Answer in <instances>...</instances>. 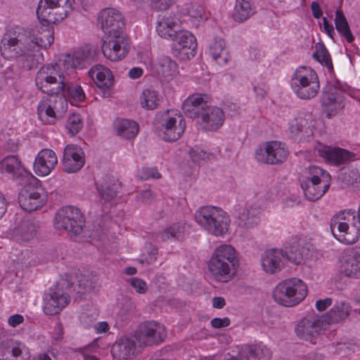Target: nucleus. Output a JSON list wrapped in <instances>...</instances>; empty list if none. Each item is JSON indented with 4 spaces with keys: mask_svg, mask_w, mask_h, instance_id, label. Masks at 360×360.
<instances>
[{
    "mask_svg": "<svg viewBox=\"0 0 360 360\" xmlns=\"http://www.w3.org/2000/svg\"><path fill=\"white\" fill-rule=\"evenodd\" d=\"M172 41V53L179 60H188L195 55L196 39L190 32L180 30Z\"/></svg>",
    "mask_w": 360,
    "mask_h": 360,
    "instance_id": "obj_15",
    "label": "nucleus"
},
{
    "mask_svg": "<svg viewBox=\"0 0 360 360\" xmlns=\"http://www.w3.org/2000/svg\"><path fill=\"white\" fill-rule=\"evenodd\" d=\"M288 150L283 144L278 141L267 142L264 148L255 151V158L259 162L267 164H279L287 159Z\"/></svg>",
    "mask_w": 360,
    "mask_h": 360,
    "instance_id": "obj_20",
    "label": "nucleus"
},
{
    "mask_svg": "<svg viewBox=\"0 0 360 360\" xmlns=\"http://www.w3.org/2000/svg\"><path fill=\"white\" fill-rule=\"evenodd\" d=\"M190 157L193 162L200 164L202 161L213 159L214 156L212 153H207L200 148H195L191 150Z\"/></svg>",
    "mask_w": 360,
    "mask_h": 360,
    "instance_id": "obj_53",
    "label": "nucleus"
},
{
    "mask_svg": "<svg viewBox=\"0 0 360 360\" xmlns=\"http://www.w3.org/2000/svg\"><path fill=\"white\" fill-rule=\"evenodd\" d=\"M82 120L79 114H72L67 121L66 127L72 135L77 134L82 128Z\"/></svg>",
    "mask_w": 360,
    "mask_h": 360,
    "instance_id": "obj_51",
    "label": "nucleus"
},
{
    "mask_svg": "<svg viewBox=\"0 0 360 360\" xmlns=\"http://www.w3.org/2000/svg\"><path fill=\"white\" fill-rule=\"evenodd\" d=\"M134 340L129 337H123L112 345L111 353L114 357L120 360H125L134 355Z\"/></svg>",
    "mask_w": 360,
    "mask_h": 360,
    "instance_id": "obj_36",
    "label": "nucleus"
},
{
    "mask_svg": "<svg viewBox=\"0 0 360 360\" xmlns=\"http://www.w3.org/2000/svg\"><path fill=\"white\" fill-rule=\"evenodd\" d=\"M153 198L154 195L150 190H145L140 193V199L145 203H150Z\"/></svg>",
    "mask_w": 360,
    "mask_h": 360,
    "instance_id": "obj_64",
    "label": "nucleus"
},
{
    "mask_svg": "<svg viewBox=\"0 0 360 360\" xmlns=\"http://www.w3.org/2000/svg\"><path fill=\"white\" fill-rule=\"evenodd\" d=\"M230 319L227 317L214 318L211 321V325L214 328H224L230 325Z\"/></svg>",
    "mask_w": 360,
    "mask_h": 360,
    "instance_id": "obj_59",
    "label": "nucleus"
},
{
    "mask_svg": "<svg viewBox=\"0 0 360 360\" xmlns=\"http://www.w3.org/2000/svg\"><path fill=\"white\" fill-rule=\"evenodd\" d=\"M342 268L347 276L360 277V247H356L345 255Z\"/></svg>",
    "mask_w": 360,
    "mask_h": 360,
    "instance_id": "obj_35",
    "label": "nucleus"
},
{
    "mask_svg": "<svg viewBox=\"0 0 360 360\" xmlns=\"http://www.w3.org/2000/svg\"><path fill=\"white\" fill-rule=\"evenodd\" d=\"M157 74L166 80H170L177 72V64L168 56L158 58L155 65Z\"/></svg>",
    "mask_w": 360,
    "mask_h": 360,
    "instance_id": "obj_38",
    "label": "nucleus"
},
{
    "mask_svg": "<svg viewBox=\"0 0 360 360\" xmlns=\"http://www.w3.org/2000/svg\"><path fill=\"white\" fill-rule=\"evenodd\" d=\"M116 179L106 175L102 180L96 182L97 191L100 197L105 201H110L117 195Z\"/></svg>",
    "mask_w": 360,
    "mask_h": 360,
    "instance_id": "obj_37",
    "label": "nucleus"
},
{
    "mask_svg": "<svg viewBox=\"0 0 360 360\" xmlns=\"http://www.w3.org/2000/svg\"><path fill=\"white\" fill-rule=\"evenodd\" d=\"M58 162L55 152L51 149H42L34 162V169L39 176H46L51 173Z\"/></svg>",
    "mask_w": 360,
    "mask_h": 360,
    "instance_id": "obj_28",
    "label": "nucleus"
},
{
    "mask_svg": "<svg viewBox=\"0 0 360 360\" xmlns=\"http://www.w3.org/2000/svg\"><path fill=\"white\" fill-rule=\"evenodd\" d=\"M226 43L223 39H216L210 45V55L219 65H226L230 59V56L225 49Z\"/></svg>",
    "mask_w": 360,
    "mask_h": 360,
    "instance_id": "obj_44",
    "label": "nucleus"
},
{
    "mask_svg": "<svg viewBox=\"0 0 360 360\" xmlns=\"http://www.w3.org/2000/svg\"><path fill=\"white\" fill-rule=\"evenodd\" d=\"M98 22L106 36L125 35V20L120 11L107 8L102 10L98 17Z\"/></svg>",
    "mask_w": 360,
    "mask_h": 360,
    "instance_id": "obj_14",
    "label": "nucleus"
},
{
    "mask_svg": "<svg viewBox=\"0 0 360 360\" xmlns=\"http://www.w3.org/2000/svg\"><path fill=\"white\" fill-rule=\"evenodd\" d=\"M115 128L117 134L126 139L135 138L139 130V124L136 122L127 119L117 120Z\"/></svg>",
    "mask_w": 360,
    "mask_h": 360,
    "instance_id": "obj_39",
    "label": "nucleus"
},
{
    "mask_svg": "<svg viewBox=\"0 0 360 360\" xmlns=\"http://www.w3.org/2000/svg\"><path fill=\"white\" fill-rule=\"evenodd\" d=\"M159 98L157 93L150 89L144 90L140 96V103L142 108L147 110H154L158 105Z\"/></svg>",
    "mask_w": 360,
    "mask_h": 360,
    "instance_id": "obj_49",
    "label": "nucleus"
},
{
    "mask_svg": "<svg viewBox=\"0 0 360 360\" xmlns=\"http://www.w3.org/2000/svg\"><path fill=\"white\" fill-rule=\"evenodd\" d=\"M31 182L22 185L24 188L18 195L20 207L30 212L40 208L44 204V198L41 195V188L31 186Z\"/></svg>",
    "mask_w": 360,
    "mask_h": 360,
    "instance_id": "obj_21",
    "label": "nucleus"
},
{
    "mask_svg": "<svg viewBox=\"0 0 360 360\" xmlns=\"http://www.w3.org/2000/svg\"><path fill=\"white\" fill-rule=\"evenodd\" d=\"M89 75L96 86L104 90V94L113 84V75L111 71L103 65H96L92 67L89 71Z\"/></svg>",
    "mask_w": 360,
    "mask_h": 360,
    "instance_id": "obj_32",
    "label": "nucleus"
},
{
    "mask_svg": "<svg viewBox=\"0 0 360 360\" xmlns=\"http://www.w3.org/2000/svg\"><path fill=\"white\" fill-rule=\"evenodd\" d=\"M54 226L58 230H64L69 234L77 236L83 230L84 219L78 208L67 206L60 209L56 213Z\"/></svg>",
    "mask_w": 360,
    "mask_h": 360,
    "instance_id": "obj_10",
    "label": "nucleus"
},
{
    "mask_svg": "<svg viewBox=\"0 0 360 360\" xmlns=\"http://www.w3.org/2000/svg\"><path fill=\"white\" fill-rule=\"evenodd\" d=\"M72 283L68 279H62L44 297V312L50 316L60 313L70 302L68 291L72 287Z\"/></svg>",
    "mask_w": 360,
    "mask_h": 360,
    "instance_id": "obj_8",
    "label": "nucleus"
},
{
    "mask_svg": "<svg viewBox=\"0 0 360 360\" xmlns=\"http://www.w3.org/2000/svg\"><path fill=\"white\" fill-rule=\"evenodd\" d=\"M63 164L64 170L68 173L80 170L84 165V155L82 149L74 145H68L64 149Z\"/></svg>",
    "mask_w": 360,
    "mask_h": 360,
    "instance_id": "obj_25",
    "label": "nucleus"
},
{
    "mask_svg": "<svg viewBox=\"0 0 360 360\" xmlns=\"http://www.w3.org/2000/svg\"><path fill=\"white\" fill-rule=\"evenodd\" d=\"M24 321V318L20 314H14L11 316L8 319V324L12 327H16Z\"/></svg>",
    "mask_w": 360,
    "mask_h": 360,
    "instance_id": "obj_62",
    "label": "nucleus"
},
{
    "mask_svg": "<svg viewBox=\"0 0 360 360\" xmlns=\"http://www.w3.org/2000/svg\"><path fill=\"white\" fill-rule=\"evenodd\" d=\"M326 326L323 316L312 312L299 321L295 333L300 338L312 342L321 333Z\"/></svg>",
    "mask_w": 360,
    "mask_h": 360,
    "instance_id": "obj_16",
    "label": "nucleus"
},
{
    "mask_svg": "<svg viewBox=\"0 0 360 360\" xmlns=\"http://www.w3.org/2000/svg\"><path fill=\"white\" fill-rule=\"evenodd\" d=\"M311 9L314 18L319 19L321 17L323 12L318 2L312 1L311 4Z\"/></svg>",
    "mask_w": 360,
    "mask_h": 360,
    "instance_id": "obj_63",
    "label": "nucleus"
},
{
    "mask_svg": "<svg viewBox=\"0 0 360 360\" xmlns=\"http://www.w3.org/2000/svg\"><path fill=\"white\" fill-rule=\"evenodd\" d=\"M74 0H41L37 15L38 18L48 23L56 24L68 17L72 10Z\"/></svg>",
    "mask_w": 360,
    "mask_h": 360,
    "instance_id": "obj_9",
    "label": "nucleus"
},
{
    "mask_svg": "<svg viewBox=\"0 0 360 360\" xmlns=\"http://www.w3.org/2000/svg\"><path fill=\"white\" fill-rule=\"evenodd\" d=\"M187 231V225L184 222H176L165 229L160 237L162 241L175 238L176 240L183 239Z\"/></svg>",
    "mask_w": 360,
    "mask_h": 360,
    "instance_id": "obj_45",
    "label": "nucleus"
},
{
    "mask_svg": "<svg viewBox=\"0 0 360 360\" xmlns=\"http://www.w3.org/2000/svg\"><path fill=\"white\" fill-rule=\"evenodd\" d=\"M352 352L351 347L347 343H338L334 353L339 355L345 356Z\"/></svg>",
    "mask_w": 360,
    "mask_h": 360,
    "instance_id": "obj_58",
    "label": "nucleus"
},
{
    "mask_svg": "<svg viewBox=\"0 0 360 360\" xmlns=\"http://www.w3.org/2000/svg\"><path fill=\"white\" fill-rule=\"evenodd\" d=\"M321 101L329 117L335 115L338 110L345 107L342 93L333 86H328L327 90L323 91Z\"/></svg>",
    "mask_w": 360,
    "mask_h": 360,
    "instance_id": "obj_24",
    "label": "nucleus"
},
{
    "mask_svg": "<svg viewBox=\"0 0 360 360\" xmlns=\"http://www.w3.org/2000/svg\"><path fill=\"white\" fill-rule=\"evenodd\" d=\"M67 108V101L63 96L44 97L37 106L38 117L42 122L52 124L65 112Z\"/></svg>",
    "mask_w": 360,
    "mask_h": 360,
    "instance_id": "obj_12",
    "label": "nucleus"
},
{
    "mask_svg": "<svg viewBox=\"0 0 360 360\" xmlns=\"http://www.w3.org/2000/svg\"><path fill=\"white\" fill-rule=\"evenodd\" d=\"M330 181V174L316 166L309 167L300 179L304 195L309 201L321 198L329 188Z\"/></svg>",
    "mask_w": 360,
    "mask_h": 360,
    "instance_id": "obj_5",
    "label": "nucleus"
},
{
    "mask_svg": "<svg viewBox=\"0 0 360 360\" xmlns=\"http://www.w3.org/2000/svg\"><path fill=\"white\" fill-rule=\"evenodd\" d=\"M131 286L136 290L137 293L145 294L148 290L146 283L139 278H131L129 279Z\"/></svg>",
    "mask_w": 360,
    "mask_h": 360,
    "instance_id": "obj_55",
    "label": "nucleus"
},
{
    "mask_svg": "<svg viewBox=\"0 0 360 360\" xmlns=\"http://www.w3.org/2000/svg\"><path fill=\"white\" fill-rule=\"evenodd\" d=\"M238 264L235 249L230 245L223 244L214 249L207 266L214 280L227 283L236 276Z\"/></svg>",
    "mask_w": 360,
    "mask_h": 360,
    "instance_id": "obj_2",
    "label": "nucleus"
},
{
    "mask_svg": "<svg viewBox=\"0 0 360 360\" xmlns=\"http://www.w3.org/2000/svg\"><path fill=\"white\" fill-rule=\"evenodd\" d=\"M196 223L205 231L214 236H223L229 231L230 218L222 209L214 206H202L195 212Z\"/></svg>",
    "mask_w": 360,
    "mask_h": 360,
    "instance_id": "obj_3",
    "label": "nucleus"
},
{
    "mask_svg": "<svg viewBox=\"0 0 360 360\" xmlns=\"http://www.w3.org/2000/svg\"><path fill=\"white\" fill-rule=\"evenodd\" d=\"M64 98L67 95L77 101H82L85 98V94L82 87L77 84L70 83L65 79L64 90L60 93Z\"/></svg>",
    "mask_w": 360,
    "mask_h": 360,
    "instance_id": "obj_50",
    "label": "nucleus"
},
{
    "mask_svg": "<svg viewBox=\"0 0 360 360\" xmlns=\"http://www.w3.org/2000/svg\"><path fill=\"white\" fill-rule=\"evenodd\" d=\"M129 45L127 36H106L102 45V51L106 58L117 61L124 58L129 52Z\"/></svg>",
    "mask_w": 360,
    "mask_h": 360,
    "instance_id": "obj_18",
    "label": "nucleus"
},
{
    "mask_svg": "<svg viewBox=\"0 0 360 360\" xmlns=\"http://www.w3.org/2000/svg\"><path fill=\"white\" fill-rule=\"evenodd\" d=\"M35 84L39 91L49 96H61L65 85V77L58 64H46L37 72Z\"/></svg>",
    "mask_w": 360,
    "mask_h": 360,
    "instance_id": "obj_6",
    "label": "nucleus"
},
{
    "mask_svg": "<svg viewBox=\"0 0 360 360\" xmlns=\"http://www.w3.org/2000/svg\"><path fill=\"white\" fill-rule=\"evenodd\" d=\"M143 175L141 176V179H160L161 178V174L159 173L156 168H143L142 170Z\"/></svg>",
    "mask_w": 360,
    "mask_h": 360,
    "instance_id": "obj_57",
    "label": "nucleus"
},
{
    "mask_svg": "<svg viewBox=\"0 0 360 360\" xmlns=\"http://www.w3.org/2000/svg\"><path fill=\"white\" fill-rule=\"evenodd\" d=\"M316 150L319 156L336 165L352 160L354 156V154L347 150L340 148H332L327 146H321Z\"/></svg>",
    "mask_w": 360,
    "mask_h": 360,
    "instance_id": "obj_31",
    "label": "nucleus"
},
{
    "mask_svg": "<svg viewBox=\"0 0 360 360\" xmlns=\"http://www.w3.org/2000/svg\"><path fill=\"white\" fill-rule=\"evenodd\" d=\"M352 311V307L349 303L341 301L336 302L333 307L322 316L326 325L335 324L345 321Z\"/></svg>",
    "mask_w": 360,
    "mask_h": 360,
    "instance_id": "obj_34",
    "label": "nucleus"
},
{
    "mask_svg": "<svg viewBox=\"0 0 360 360\" xmlns=\"http://www.w3.org/2000/svg\"><path fill=\"white\" fill-rule=\"evenodd\" d=\"M291 87L298 98L304 100L312 98L320 89L318 75L309 67H299L291 78Z\"/></svg>",
    "mask_w": 360,
    "mask_h": 360,
    "instance_id": "obj_7",
    "label": "nucleus"
},
{
    "mask_svg": "<svg viewBox=\"0 0 360 360\" xmlns=\"http://www.w3.org/2000/svg\"><path fill=\"white\" fill-rule=\"evenodd\" d=\"M224 117L221 108L209 105L202 112L200 122L202 129L205 131H216L222 126Z\"/></svg>",
    "mask_w": 360,
    "mask_h": 360,
    "instance_id": "obj_29",
    "label": "nucleus"
},
{
    "mask_svg": "<svg viewBox=\"0 0 360 360\" xmlns=\"http://www.w3.org/2000/svg\"><path fill=\"white\" fill-rule=\"evenodd\" d=\"M284 259L283 250H267L262 256V268L266 273L274 274L281 269Z\"/></svg>",
    "mask_w": 360,
    "mask_h": 360,
    "instance_id": "obj_33",
    "label": "nucleus"
},
{
    "mask_svg": "<svg viewBox=\"0 0 360 360\" xmlns=\"http://www.w3.org/2000/svg\"><path fill=\"white\" fill-rule=\"evenodd\" d=\"M39 225L37 222L24 219L11 230V237L18 241H29L37 234Z\"/></svg>",
    "mask_w": 360,
    "mask_h": 360,
    "instance_id": "obj_27",
    "label": "nucleus"
},
{
    "mask_svg": "<svg viewBox=\"0 0 360 360\" xmlns=\"http://www.w3.org/2000/svg\"><path fill=\"white\" fill-rule=\"evenodd\" d=\"M54 41L53 30L49 27L37 25L33 28L15 27L7 31L1 39L0 51L7 59L19 58L25 70L37 68L42 53Z\"/></svg>",
    "mask_w": 360,
    "mask_h": 360,
    "instance_id": "obj_1",
    "label": "nucleus"
},
{
    "mask_svg": "<svg viewBox=\"0 0 360 360\" xmlns=\"http://www.w3.org/2000/svg\"><path fill=\"white\" fill-rule=\"evenodd\" d=\"M180 30V20L174 14L160 15L156 22L158 34L165 39L172 40Z\"/></svg>",
    "mask_w": 360,
    "mask_h": 360,
    "instance_id": "obj_23",
    "label": "nucleus"
},
{
    "mask_svg": "<svg viewBox=\"0 0 360 360\" xmlns=\"http://www.w3.org/2000/svg\"><path fill=\"white\" fill-rule=\"evenodd\" d=\"M208 96L206 94H193L182 104L184 113L191 118H202L204 110L208 108Z\"/></svg>",
    "mask_w": 360,
    "mask_h": 360,
    "instance_id": "obj_26",
    "label": "nucleus"
},
{
    "mask_svg": "<svg viewBox=\"0 0 360 360\" xmlns=\"http://www.w3.org/2000/svg\"><path fill=\"white\" fill-rule=\"evenodd\" d=\"M335 25L337 31L348 43L354 41V37L350 30L348 22L344 13L340 10L335 11Z\"/></svg>",
    "mask_w": 360,
    "mask_h": 360,
    "instance_id": "obj_47",
    "label": "nucleus"
},
{
    "mask_svg": "<svg viewBox=\"0 0 360 360\" xmlns=\"http://www.w3.org/2000/svg\"><path fill=\"white\" fill-rule=\"evenodd\" d=\"M333 304V299L330 297H326L323 300H318L316 302L315 306L318 311H323L328 307Z\"/></svg>",
    "mask_w": 360,
    "mask_h": 360,
    "instance_id": "obj_60",
    "label": "nucleus"
},
{
    "mask_svg": "<svg viewBox=\"0 0 360 360\" xmlns=\"http://www.w3.org/2000/svg\"><path fill=\"white\" fill-rule=\"evenodd\" d=\"M330 227L334 237L345 244L356 243L360 236V220L354 210L343 211L335 215Z\"/></svg>",
    "mask_w": 360,
    "mask_h": 360,
    "instance_id": "obj_4",
    "label": "nucleus"
},
{
    "mask_svg": "<svg viewBox=\"0 0 360 360\" xmlns=\"http://www.w3.org/2000/svg\"><path fill=\"white\" fill-rule=\"evenodd\" d=\"M159 123L158 136L166 141L172 142L178 140L186 128L185 121L182 116L177 113L174 115H171L169 111L161 115Z\"/></svg>",
    "mask_w": 360,
    "mask_h": 360,
    "instance_id": "obj_13",
    "label": "nucleus"
},
{
    "mask_svg": "<svg viewBox=\"0 0 360 360\" xmlns=\"http://www.w3.org/2000/svg\"><path fill=\"white\" fill-rule=\"evenodd\" d=\"M315 48L316 50L313 53V58L319 62L322 65L326 66L328 68L329 72H333V66L331 58L324 44L322 43H318L316 44Z\"/></svg>",
    "mask_w": 360,
    "mask_h": 360,
    "instance_id": "obj_48",
    "label": "nucleus"
},
{
    "mask_svg": "<svg viewBox=\"0 0 360 360\" xmlns=\"http://www.w3.org/2000/svg\"><path fill=\"white\" fill-rule=\"evenodd\" d=\"M255 13L248 0H236L233 13V18L236 22H243Z\"/></svg>",
    "mask_w": 360,
    "mask_h": 360,
    "instance_id": "obj_42",
    "label": "nucleus"
},
{
    "mask_svg": "<svg viewBox=\"0 0 360 360\" xmlns=\"http://www.w3.org/2000/svg\"><path fill=\"white\" fill-rule=\"evenodd\" d=\"M0 172L10 175L20 185L36 181L34 176L25 168L20 160L15 155H8L0 161Z\"/></svg>",
    "mask_w": 360,
    "mask_h": 360,
    "instance_id": "obj_17",
    "label": "nucleus"
},
{
    "mask_svg": "<svg viewBox=\"0 0 360 360\" xmlns=\"http://www.w3.org/2000/svg\"><path fill=\"white\" fill-rule=\"evenodd\" d=\"M291 137L300 142L310 141L314 136V124L310 115H299L289 122Z\"/></svg>",
    "mask_w": 360,
    "mask_h": 360,
    "instance_id": "obj_19",
    "label": "nucleus"
},
{
    "mask_svg": "<svg viewBox=\"0 0 360 360\" xmlns=\"http://www.w3.org/2000/svg\"><path fill=\"white\" fill-rule=\"evenodd\" d=\"M95 49L92 46H85L80 48L70 56H68L65 60L66 63H70L71 66L76 68L82 65L83 62L91 60L94 58Z\"/></svg>",
    "mask_w": 360,
    "mask_h": 360,
    "instance_id": "obj_41",
    "label": "nucleus"
},
{
    "mask_svg": "<svg viewBox=\"0 0 360 360\" xmlns=\"http://www.w3.org/2000/svg\"><path fill=\"white\" fill-rule=\"evenodd\" d=\"M340 180L346 186H353L360 181V175L357 170L352 169L341 173Z\"/></svg>",
    "mask_w": 360,
    "mask_h": 360,
    "instance_id": "obj_52",
    "label": "nucleus"
},
{
    "mask_svg": "<svg viewBox=\"0 0 360 360\" xmlns=\"http://www.w3.org/2000/svg\"><path fill=\"white\" fill-rule=\"evenodd\" d=\"M63 327L60 322L56 323L53 331V339L55 341H60L63 338Z\"/></svg>",
    "mask_w": 360,
    "mask_h": 360,
    "instance_id": "obj_61",
    "label": "nucleus"
},
{
    "mask_svg": "<svg viewBox=\"0 0 360 360\" xmlns=\"http://www.w3.org/2000/svg\"><path fill=\"white\" fill-rule=\"evenodd\" d=\"M188 15L195 20H204L205 19V12L202 6L197 4H192L189 6L187 9Z\"/></svg>",
    "mask_w": 360,
    "mask_h": 360,
    "instance_id": "obj_54",
    "label": "nucleus"
},
{
    "mask_svg": "<svg viewBox=\"0 0 360 360\" xmlns=\"http://www.w3.org/2000/svg\"><path fill=\"white\" fill-rule=\"evenodd\" d=\"M290 288L288 280L278 283L273 292V297L278 304L290 307H291Z\"/></svg>",
    "mask_w": 360,
    "mask_h": 360,
    "instance_id": "obj_43",
    "label": "nucleus"
},
{
    "mask_svg": "<svg viewBox=\"0 0 360 360\" xmlns=\"http://www.w3.org/2000/svg\"><path fill=\"white\" fill-rule=\"evenodd\" d=\"M282 250L285 258L295 264H303L311 253L309 245L302 239H292Z\"/></svg>",
    "mask_w": 360,
    "mask_h": 360,
    "instance_id": "obj_22",
    "label": "nucleus"
},
{
    "mask_svg": "<svg viewBox=\"0 0 360 360\" xmlns=\"http://www.w3.org/2000/svg\"><path fill=\"white\" fill-rule=\"evenodd\" d=\"M166 336L165 326L153 320L141 323L134 333V338L141 347L158 345Z\"/></svg>",
    "mask_w": 360,
    "mask_h": 360,
    "instance_id": "obj_11",
    "label": "nucleus"
},
{
    "mask_svg": "<svg viewBox=\"0 0 360 360\" xmlns=\"http://www.w3.org/2000/svg\"><path fill=\"white\" fill-rule=\"evenodd\" d=\"M30 352L25 345L13 340L7 341L0 349V360H28Z\"/></svg>",
    "mask_w": 360,
    "mask_h": 360,
    "instance_id": "obj_30",
    "label": "nucleus"
},
{
    "mask_svg": "<svg viewBox=\"0 0 360 360\" xmlns=\"http://www.w3.org/2000/svg\"><path fill=\"white\" fill-rule=\"evenodd\" d=\"M174 2V0H151V6L156 11L167 10Z\"/></svg>",
    "mask_w": 360,
    "mask_h": 360,
    "instance_id": "obj_56",
    "label": "nucleus"
},
{
    "mask_svg": "<svg viewBox=\"0 0 360 360\" xmlns=\"http://www.w3.org/2000/svg\"><path fill=\"white\" fill-rule=\"evenodd\" d=\"M258 210L252 207L243 208L238 213L239 225L245 229L253 228L258 223Z\"/></svg>",
    "mask_w": 360,
    "mask_h": 360,
    "instance_id": "obj_46",
    "label": "nucleus"
},
{
    "mask_svg": "<svg viewBox=\"0 0 360 360\" xmlns=\"http://www.w3.org/2000/svg\"><path fill=\"white\" fill-rule=\"evenodd\" d=\"M291 299V307L301 302L307 295V285L300 279L293 278L288 279Z\"/></svg>",
    "mask_w": 360,
    "mask_h": 360,
    "instance_id": "obj_40",
    "label": "nucleus"
}]
</instances>
